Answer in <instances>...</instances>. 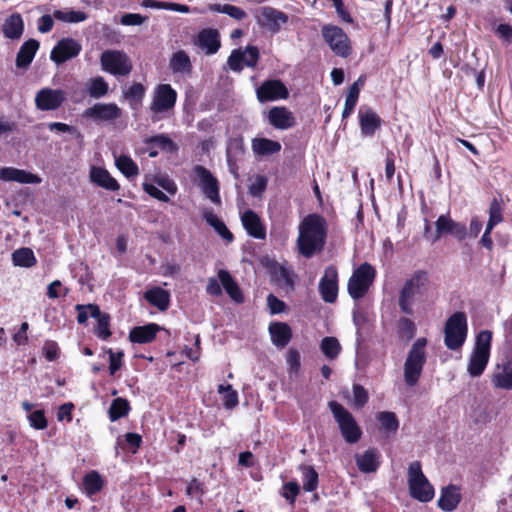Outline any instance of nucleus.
<instances>
[{
	"label": "nucleus",
	"mask_w": 512,
	"mask_h": 512,
	"mask_svg": "<svg viewBox=\"0 0 512 512\" xmlns=\"http://www.w3.org/2000/svg\"><path fill=\"white\" fill-rule=\"evenodd\" d=\"M87 308H89L90 317L97 320L96 336L102 340H107L112 335L109 314L102 313L97 304H87Z\"/></svg>",
	"instance_id": "obj_26"
},
{
	"label": "nucleus",
	"mask_w": 512,
	"mask_h": 512,
	"mask_svg": "<svg viewBox=\"0 0 512 512\" xmlns=\"http://www.w3.org/2000/svg\"><path fill=\"white\" fill-rule=\"evenodd\" d=\"M169 67L173 73H187L192 72V63L189 55L184 50H178L173 53L170 58Z\"/></svg>",
	"instance_id": "obj_35"
},
{
	"label": "nucleus",
	"mask_w": 512,
	"mask_h": 512,
	"mask_svg": "<svg viewBox=\"0 0 512 512\" xmlns=\"http://www.w3.org/2000/svg\"><path fill=\"white\" fill-rule=\"evenodd\" d=\"M454 220L449 215H440L435 222L436 231L432 237V243L437 242L444 235L450 234Z\"/></svg>",
	"instance_id": "obj_48"
},
{
	"label": "nucleus",
	"mask_w": 512,
	"mask_h": 512,
	"mask_svg": "<svg viewBox=\"0 0 512 512\" xmlns=\"http://www.w3.org/2000/svg\"><path fill=\"white\" fill-rule=\"evenodd\" d=\"M104 486L103 479L97 471L87 473L83 478V487L85 492L92 496L102 490Z\"/></svg>",
	"instance_id": "obj_41"
},
{
	"label": "nucleus",
	"mask_w": 512,
	"mask_h": 512,
	"mask_svg": "<svg viewBox=\"0 0 512 512\" xmlns=\"http://www.w3.org/2000/svg\"><path fill=\"white\" fill-rule=\"evenodd\" d=\"M244 150L242 144L234 141L229 144L226 151L227 164L229 167L230 173L234 176L235 179H239V167L237 164V155L243 154Z\"/></svg>",
	"instance_id": "obj_38"
},
{
	"label": "nucleus",
	"mask_w": 512,
	"mask_h": 512,
	"mask_svg": "<svg viewBox=\"0 0 512 512\" xmlns=\"http://www.w3.org/2000/svg\"><path fill=\"white\" fill-rule=\"evenodd\" d=\"M300 493V486L296 481H289L283 485L282 496L290 503L294 504L298 494Z\"/></svg>",
	"instance_id": "obj_61"
},
{
	"label": "nucleus",
	"mask_w": 512,
	"mask_h": 512,
	"mask_svg": "<svg viewBox=\"0 0 512 512\" xmlns=\"http://www.w3.org/2000/svg\"><path fill=\"white\" fill-rule=\"evenodd\" d=\"M196 45L205 51L207 55H212L218 52L221 47L220 35L218 30L213 28H204L198 35Z\"/></svg>",
	"instance_id": "obj_19"
},
{
	"label": "nucleus",
	"mask_w": 512,
	"mask_h": 512,
	"mask_svg": "<svg viewBox=\"0 0 512 512\" xmlns=\"http://www.w3.org/2000/svg\"><path fill=\"white\" fill-rule=\"evenodd\" d=\"M118 170L127 178H134L139 174V168L130 156L120 155L115 161Z\"/></svg>",
	"instance_id": "obj_42"
},
{
	"label": "nucleus",
	"mask_w": 512,
	"mask_h": 512,
	"mask_svg": "<svg viewBox=\"0 0 512 512\" xmlns=\"http://www.w3.org/2000/svg\"><path fill=\"white\" fill-rule=\"evenodd\" d=\"M42 351L46 360L52 362L58 359L60 349L55 341L47 340L43 345Z\"/></svg>",
	"instance_id": "obj_64"
},
{
	"label": "nucleus",
	"mask_w": 512,
	"mask_h": 512,
	"mask_svg": "<svg viewBox=\"0 0 512 512\" xmlns=\"http://www.w3.org/2000/svg\"><path fill=\"white\" fill-rule=\"evenodd\" d=\"M90 178L97 186L108 191H118L120 189L117 180L104 168L93 167L90 172Z\"/></svg>",
	"instance_id": "obj_30"
},
{
	"label": "nucleus",
	"mask_w": 512,
	"mask_h": 512,
	"mask_svg": "<svg viewBox=\"0 0 512 512\" xmlns=\"http://www.w3.org/2000/svg\"><path fill=\"white\" fill-rule=\"evenodd\" d=\"M353 399L354 405L357 408L363 407L369 400L368 392L360 384L353 385Z\"/></svg>",
	"instance_id": "obj_63"
},
{
	"label": "nucleus",
	"mask_w": 512,
	"mask_h": 512,
	"mask_svg": "<svg viewBox=\"0 0 512 512\" xmlns=\"http://www.w3.org/2000/svg\"><path fill=\"white\" fill-rule=\"evenodd\" d=\"M462 499L460 487L449 484L442 488L438 506L442 511L452 512L455 510Z\"/></svg>",
	"instance_id": "obj_25"
},
{
	"label": "nucleus",
	"mask_w": 512,
	"mask_h": 512,
	"mask_svg": "<svg viewBox=\"0 0 512 512\" xmlns=\"http://www.w3.org/2000/svg\"><path fill=\"white\" fill-rule=\"evenodd\" d=\"M377 420L381 428L388 433H396L399 428V420L394 412L383 411L378 413Z\"/></svg>",
	"instance_id": "obj_45"
},
{
	"label": "nucleus",
	"mask_w": 512,
	"mask_h": 512,
	"mask_svg": "<svg viewBox=\"0 0 512 512\" xmlns=\"http://www.w3.org/2000/svg\"><path fill=\"white\" fill-rule=\"evenodd\" d=\"M177 101V92L170 84H159L156 86L150 111L152 112V121L160 120L159 114L167 113L175 107Z\"/></svg>",
	"instance_id": "obj_8"
},
{
	"label": "nucleus",
	"mask_w": 512,
	"mask_h": 512,
	"mask_svg": "<svg viewBox=\"0 0 512 512\" xmlns=\"http://www.w3.org/2000/svg\"><path fill=\"white\" fill-rule=\"evenodd\" d=\"M408 485L412 498L426 503L433 499L434 488L422 472L421 463L414 461L408 468Z\"/></svg>",
	"instance_id": "obj_7"
},
{
	"label": "nucleus",
	"mask_w": 512,
	"mask_h": 512,
	"mask_svg": "<svg viewBox=\"0 0 512 512\" xmlns=\"http://www.w3.org/2000/svg\"><path fill=\"white\" fill-rule=\"evenodd\" d=\"M426 338H418L412 345L404 364V379L408 386H414L419 381L423 366L426 363Z\"/></svg>",
	"instance_id": "obj_5"
},
{
	"label": "nucleus",
	"mask_w": 512,
	"mask_h": 512,
	"mask_svg": "<svg viewBox=\"0 0 512 512\" xmlns=\"http://www.w3.org/2000/svg\"><path fill=\"white\" fill-rule=\"evenodd\" d=\"M277 284L288 290H294L296 274L290 268L280 265L274 272Z\"/></svg>",
	"instance_id": "obj_40"
},
{
	"label": "nucleus",
	"mask_w": 512,
	"mask_h": 512,
	"mask_svg": "<svg viewBox=\"0 0 512 512\" xmlns=\"http://www.w3.org/2000/svg\"><path fill=\"white\" fill-rule=\"evenodd\" d=\"M268 121L276 129L287 130L295 125L293 113L284 106L272 107L268 112Z\"/></svg>",
	"instance_id": "obj_21"
},
{
	"label": "nucleus",
	"mask_w": 512,
	"mask_h": 512,
	"mask_svg": "<svg viewBox=\"0 0 512 512\" xmlns=\"http://www.w3.org/2000/svg\"><path fill=\"white\" fill-rule=\"evenodd\" d=\"M491 382L495 388L512 390V359L507 360L501 366L497 365L491 377Z\"/></svg>",
	"instance_id": "obj_27"
},
{
	"label": "nucleus",
	"mask_w": 512,
	"mask_h": 512,
	"mask_svg": "<svg viewBox=\"0 0 512 512\" xmlns=\"http://www.w3.org/2000/svg\"><path fill=\"white\" fill-rule=\"evenodd\" d=\"M252 150L255 155L268 156L280 152L281 144L268 138H254L252 140Z\"/></svg>",
	"instance_id": "obj_34"
},
{
	"label": "nucleus",
	"mask_w": 512,
	"mask_h": 512,
	"mask_svg": "<svg viewBox=\"0 0 512 512\" xmlns=\"http://www.w3.org/2000/svg\"><path fill=\"white\" fill-rule=\"evenodd\" d=\"M102 69L112 75L126 76L133 65L129 56L120 50H105L100 56Z\"/></svg>",
	"instance_id": "obj_9"
},
{
	"label": "nucleus",
	"mask_w": 512,
	"mask_h": 512,
	"mask_svg": "<svg viewBox=\"0 0 512 512\" xmlns=\"http://www.w3.org/2000/svg\"><path fill=\"white\" fill-rule=\"evenodd\" d=\"M145 87L141 83H133L124 93L126 99L141 102L145 95Z\"/></svg>",
	"instance_id": "obj_62"
},
{
	"label": "nucleus",
	"mask_w": 512,
	"mask_h": 512,
	"mask_svg": "<svg viewBox=\"0 0 512 512\" xmlns=\"http://www.w3.org/2000/svg\"><path fill=\"white\" fill-rule=\"evenodd\" d=\"M146 144H153L156 148L164 152H176L178 150L175 142L165 134H158L155 136H151L145 140Z\"/></svg>",
	"instance_id": "obj_43"
},
{
	"label": "nucleus",
	"mask_w": 512,
	"mask_h": 512,
	"mask_svg": "<svg viewBox=\"0 0 512 512\" xmlns=\"http://www.w3.org/2000/svg\"><path fill=\"white\" fill-rule=\"evenodd\" d=\"M121 114V109L115 103H96L87 108L83 116L96 121H113L118 119Z\"/></svg>",
	"instance_id": "obj_17"
},
{
	"label": "nucleus",
	"mask_w": 512,
	"mask_h": 512,
	"mask_svg": "<svg viewBox=\"0 0 512 512\" xmlns=\"http://www.w3.org/2000/svg\"><path fill=\"white\" fill-rule=\"evenodd\" d=\"M131 410L129 401L126 398L117 397L112 400L108 409V416L111 422L126 417Z\"/></svg>",
	"instance_id": "obj_37"
},
{
	"label": "nucleus",
	"mask_w": 512,
	"mask_h": 512,
	"mask_svg": "<svg viewBox=\"0 0 512 512\" xmlns=\"http://www.w3.org/2000/svg\"><path fill=\"white\" fill-rule=\"evenodd\" d=\"M125 444L120 442L118 439L117 443L122 449H129L132 453H136L142 445V436L138 433L128 432L124 435Z\"/></svg>",
	"instance_id": "obj_55"
},
{
	"label": "nucleus",
	"mask_w": 512,
	"mask_h": 512,
	"mask_svg": "<svg viewBox=\"0 0 512 512\" xmlns=\"http://www.w3.org/2000/svg\"><path fill=\"white\" fill-rule=\"evenodd\" d=\"M162 329L163 328L157 323L135 326L129 332V340L137 344L151 343L156 339L157 333Z\"/></svg>",
	"instance_id": "obj_22"
},
{
	"label": "nucleus",
	"mask_w": 512,
	"mask_h": 512,
	"mask_svg": "<svg viewBox=\"0 0 512 512\" xmlns=\"http://www.w3.org/2000/svg\"><path fill=\"white\" fill-rule=\"evenodd\" d=\"M328 407L338 424L339 430L345 442L357 443L362 437V429L356 419L342 404L335 400L328 402Z\"/></svg>",
	"instance_id": "obj_3"
},
{
	"label": "nucleus",
	"mask_w": 512,
	"mask_h": 512,
	"mask_svg": "<svg viewBox=\"0 0 512 512\" xmlns=\"http://www.w3.org/2000/svg\"><path fill=\"white\" fill-rule=\"evenodd\" d=\"M106 353L109 356V373L110 375H115V373L120 370L123 365L124 352H114L111 348H108Z\"/></svg>",
	"instance_id": "obj_57"
},
{
	"label": "nucleus",
	"mask_w": 512,
	"mask_h": 512,
	"mask_svg": "<svg viewBox=\"0 0 512 512\" xmlns=\"http://www.w3.org/2000/svg\"><path fill=\"white\" fill-rule=\"evenodd\" d=\"M303 472V489L306 492H313L317 489L319 484V475L313 466H302Z\"/></svg>",
	"instance_id": "obj_46"
},
{
	"label": "nucleus",
	"mask_w": 512,
	"mask_h": 512,
	"mask_svg": "<svg viewBox=\"0 0 512 512\" xmlns=\"http://www.w3.org/2000/svg\"><path fill=\"white\" fill-rule=\"evenodd\" d=\"M320 348L322 353L331 360L337 358L341 352V345L338 339L330 336L322 339Z\"/></svg>",
	"instance_id": "obj_49"
},
{
	"label": "nucleus",
	"mask_w": 512,
	"mask_h": 512,
	"mask_svg": "<svg viewBox=\"0 0 512 512\" xmlns=\"http://www.w3.org/2000/svg\"><path fill=\"white\" fill-rule=\"evenodd\" d=\"M338 270L336 266L329 265L319 281V293L326 303H335L338 297Z\"/></svg>",
	"instance_id": "obj_12"
},
{
	"label": "nucleus",
	"mask_w": 512,
	"mask_h": 512,
	"mask_svg": "<svg viewBox=\"0 0 512 512\" xmlns=\"http://www.w3.org/2000/svg\"><path fill=\"white\" fill-rule=\"evenodd\" d=\"M241 222L244 229L251 237L260 240H264L266 238V227L255 211L251 209L244 211L241 214Z\"/></svg>",
	"instance_id": "obj_18"
},
{
	"label": "nucleus",
	"mask_w": 512,
	"mask_h": 512,
	"mask_svg": "<svg viewBox=\"0 0 512 512\" xmlns=\"http://www.w3.org/2000/svg\"><path fill=\"white\" fill-rule=\"evenodd\" d=\"M327 239V222L317 213L308 214L299 225L297 248L304 258H312L321 253Z\"/></svg>",
	"instance_id": "obj_1"
},
{
	"label": "nucleus",
	"mask_w": 512,
	"mask_h": 512,
	"mask_svg": "<svg viewBox=\"0 0 512 512\" xmlns=\"http://www.w3.org/2000/svg\"><path fill=\"white\" fill-rule=\"evenodd\" d=\"M218 278L226 293L237 303H242L244 300L243 293L235 282L231 274L227 270H220Z\"/></svg>",
	"instance_id": "obj_33"
},
{
	"label": "nucleus",
	"mask_w": 512,
	"mask_h": 512,
	"mask_svg": "<svg viewBox=\"0 0 512 512\" xmlns=\"http://www.w3.org/2000/svg\"><path fill=\"white\" fill-rule=\"evenodd\" d=\"M359 124L363 136H373L382 125L381 117L370 107L358 112Z\"/></svg>",
	"instance_id": "obj_24"
},
{
	"label": "nucleus",
	"mask_w": 512,
	"mask_h": 512,
	"mask_svg": "<svg viewBox=\"0 0 512 512\" xmlns=\"http://www.w3.org/2000/svg\"><path fill=\"white\" fill-rule=\"evenodd\" d=\"M269 333L272 343L276 347H285L292 338V329L285 322H272L269 325Z\"/></svg>",
	"instance_id": "obj_28"
},
{
	"label": "nucleus",
	"mask_w": 512,
	"mask_h": 512,
	"mask_svg": "<svg viewBox=\"0 0 512 512\" xmlns=\"http://www.w3.org/2000/svg\"><path fill=\"white\" fill-rule=\"evenodd\" d=\"M381 454L376 448H368L362 454L355 455V462L360 472H376L381 464Z\"/></svg>",
	"instance_id": "obj_23"
},
{
	"label": "nucleus",
	"mask_w": 512,
	"mask_h": 512,
	"mask_svg": "<svg viewBox=\"0 0 512 512\" xmlns=\"http://www.w3.org/2000/svg\"><path fill=\"white\" fill-rule=\"evenodd\" d=\"M144 299L160 311H166L170 305V293L161 287H153L145 291Z\"/></svg>",
	"instance_id": "obj_31"
},
{
	"label": "nucleus",
	"mask_w": 512,
	"mask_h": 512,
	"mask_svg": "<svg viewBox=\"0 0 512 512\" xmlns=\"http://www.w3.org/2000/svg\"><path fill=\"white\" fill-rule=\"evenodd\" d=\"M39 42L36 39H29L25 41L17 55H16V66L18 68H27L33 61L35 54L37 53L39 49Z\"/></svg>",
	"instance_id": "obj_29"
},
{
	"label": "nucleus",
	"mask_w": 512,
	"mask_h": 512,
	"mask_svg": "<svg viewBox=\"0 0 512 512\" xmlns=\"http://www.w3.org/2000/svg\"><path fill=\"white\" fill-rule=\"evenodd\" d=\"M53 17L62 22L66 23H79L83 22L88 18V15L84 11L69 10H55Z\"/></svg>",
	"instance_id": "obj_44"
},
{
	"label": "nucleus",
	"mask_w": 512,
	"mask_h": 512,
	"mask_svg": "<svg viewBox=\"0 0 512 512\" xmlns=\"http://www.w3.org/2000/svg\"><path fill=\"white\" fill-rule=\"evenodd\" d=\"M397 334L400 338L411 340L416 334V325L408 317H400L397 322Z\"/></svg>",
	"instance_id": "obj_50"
},
{
	"label": "nucleus",
	"mask_w": 512,
	"mask_h": 512,
	"mask_svg": "<svg viewBox=\"0 0 512 512\" xmlns=\"http://www.w3.org/2000/svg\"><path fill=\"white\" fill-rule=\"evenodd\" d=\"M257 98L261 103L275 101L279 99H287L289 91L284 83L280 80H266L256 91Z\"/></svg>",
	"instance_id": "obj_15"
},
{
	"label": "nucleus",
	"mask_w": 512,
	"mask_h": 512,
	"mask_svg": "<svg viewBox=\"0 0 512 512\" xmlns=\"http://www.w3.org/2000/svg\"><path fill=\"white\" fill-rule=\"evenodd\" d=\"M108 83L101 76L91 79L88 93L92 98L99 99L105 96L108 92Z\"/></svg>",
	"instance_id": "obj_53"
},
{
	"label": "nucleus",
	"mask_w": 512,
	"mask_h": 512,
	"mask_svg": "<svg viewBox=\"0 0 512 512\" xmlns=\"http://www.w3.org/2000/svg\"><path fill=\"white\" fill-rule=\"evenodd\" d=\"M268 179L264 175H257L254 182L249 186V194L253 197H261L265 192Z\"/></svg>",
	"instance_id": "obj_60"
},
{
	"label": "nucleus",
	"mask_w": 512,
	"mask_h": 512,
	"mask_svg": "<svg viewBox=\"0 0 512 512\" xmlns=\"http://www.w3.org/2000/svg\"><path fill=\"white\" fill-rule=\"evenodd\" d=\"M377 275L376 269L368 262L360 264L352 273L347 283V291L354 300L366 296Z\"/></svg>",
	"instance_id": "obj_4"
},
{
	"label": "nucleus",
	"mask_w": 512,
	"mask_h": 512,
	"mask_svg": "<svg viewBox=\"0 0 512 512\" xmlns=\"http://www.w3.org/2000/svg\"><path fill=\"white\" fill-rule=\"evenodd\" d=\"M65 101L66 92L62 89L42 88L35 96V106L41 111L57 110Z\"/></svg>",
	"instance_id": "obj_13"
},
{
	"label": "nucleus",
	"mask_w": 512,
	"mask_h": 512,
	"mask_svg": "<svg viewBox=\"0 0 512 512\" xmlns=\"http://www.w3.org/2000/svg\"><path fill=\"white\" fill-rule=\"evenodd\" d=\"M194 173L199 179V186L203 194L213 203L220 204V186L217 178L202 165L194 167Z\"/></svg>",
	"instance_id": "obj_11"
},
{
	"label": "nucleus",
	"mask_w": 512,
	"mask_h": 512,
	"mask_svg": "<svg viewBox=\"0 0 512 512\" xmlns=\"http://www.w3.org/2000/svg\"><path fill=\"white\" fill-rule=\"evenodd\" d=\"M468 334L467 316L462 311L454 312L444 327V343L450 350L460 349Z\"/></svg>",
	"instance_id": "obj_6"
},
{
	"label": "nucleus",
	"mask_w": 512,
	"mask_h": 512,
	"mask_svg": "<svg viewBox=\"0 0 512 512\" xmlns=\"http://www.w3.org/2000/svg\"><path fill=\"white\" fill-rule=\"evenodd\" d=\"M218 392L220 394L225 393L223 396V406L226 409H233L238 405V393L230 384L226 386L223 384L219 385Z\"/></svg>",
	"instance_id": "obj_52"
},
{
	"label": "nucleus",
	"mask_w": 512,
	"mask_h": 512,
	"mask_svg": "<svg viewBox=\"0 0 512 512\" xmlns=\"http://www.w3.org/2000/svg\"><path fill=\"white\" fill-rule=\"evenodd\" d=\"M82 50L81 44L70 37L62 38L53 47L50 59L56 64H62L69 59L77 57Z\"/></svg>",
	"instance_id": "obj_14"
},
{
	"label": "nucleus",
	"mask_w": 512,
	"mask_h": 512,
	"mask_svg": "<svg viewBox=\"0 0 512 512\" xmlns=\"http://www.w3.org/2000/svg\"><path fill=\"white\" fill-rule=\"evenodd\" d=\"M429 274L425 270H416L406 279L398 293V306L400 311L407 315H414V305L423 302L429 290Z\"/></svg>",
	"instance_id": "obj_2"
},
{
	"label": "nucleus",
	"mask_w": 512,
	"mask_h": 512,
	"mask_svg": "<svg viewBox=\"0 0 512 512\" xmlns=\"http://www.w3.org/2000/svg\"><path fill=\"white\" fill-rule=\"evenodd\" d=\"M489 357L490 355L472 351L467 367L468 373L472 377L481 376L489 362Z\"/></svg>",
	"instance_id": "obj_36"
},
{
	"label": "nucleus",
	"mask_w": 512,
	"mask_h": 512,
	"mask_svg": "<svg viewBox=\"0 0 512 512\" xmlns=\"http://www.w3.org/2000/svg\"><path fill=\"white\" fill-rule=\"evenodd\" d=\"M214 10L227 14L236 20H242L246 16V12L242 8L231 4L216 5Z\"/></svg>",
	"instance_id": "obj_58"
},
{
	"label": "nucleus",
	"mask_w": 512,
	"mask_h": 512,
	"mask_svg": "<svg viewBox=\"0 0 512 512\" xmlns=\"http://www.w3.org/2000/svg\"><path fill=\"white\" fill-rule=\"evenodd\" d=\"M322 36L335 55L342 58L351 55V41L342 28L335 25H325L322 28Z\"/></svg>",
	"instance_id": "obj_10"
},
{
	"label": "nucleus",
	"mask_w": 512,
	"mask_h": 512,
	"mask_svg": "<svg viewBox=\"0 0 512 512\" xmlns=\"http://www.w3.org/2000/svg\"><path fill=\"white\" fill-rule=\"evenodd\" d=\"M492 343V332L490 330H482L476 335L473 351L490 355Z\"/></svg>",
	"instance_id": "obj_51"
},
{
	"label": "nucleus",
	"mask_w": 512,
	"mask_h": 512,
	"mask_svg": "<svg viewBox=\"0 0 512 512\" xmlns=\"http://www.w3.org/2000/svg\"><path fill=\"white\" fill-rule=\"evenodd\" d=\"M24 31V22L19 13L8 16L2 26V32L8 39H19Z\"/></svg>",
	"instance_id": "obj_32"
},
{
	"label": "nucleus",
	"mask_w": 512,
	"mask_h": 512,
	"mask_svg": "<svg viewBox=\"0 0 512 512\" xmlns=\"http://www.w3.org/2000/svg\"><path fill=\"white\" fill-rule=\"evenodd\" d=\"M12 261L15 266L30 268L37 262L32 249L24 247L15 250L12 253Z\"/></svg>",
	"instance_id": "obj_39"
},
{
	"label": "nucleus",
	"mask_w": 512,
	"mask_h": 512,
	"mask_svg": "<svg viewBox=\"0 0 512 512\" xmlns=\"http://www.w3.org/2000/svg\"><path fill=\"white\" fill-rule=\"evenodd\" d=\"M287 22L288 16L286 13L269 6L263 7L258 17V23L272 33L279 32L281 26Z\"/></svg>",
	"instance_id": "obj_16"
},
{
	"label": "nucleus",
	"mask_w": 512,
	"mask_h": 512,
	"mask_svg": "<svg viewBox=\"0 0 512 512\" xmlns=\"http://www.w3.org/2000/svg\"><path fill=\"white\" fill-rule=\"evenodd\" d=\"M207 489L205 484L199 479L193 477L186 486L185 494L189 498H195L200 504L203 503V496Z\"/></svg>",
	"instance_id": "obj_47"
},
{
	"label": "nucleus",
	"mask_w": 512,
	"mask_h": 512,
	"mask_svg": "<svg viewBox=\"0 0 512 512\" xmlns=\"http://www.w3.org/2000/svg\"><path fill=\"white\" fill-rule=\"evenodd\" d=\"M366 77L361 75L348 89V93L346 95L345 104L355 106L357 105L360 87L364 85Z\"/></svg>",
	"instance_id": "obj_54"
},
{
	"label": "nucleus",
	"mask_w": 512,
	"mask_h": 512,
	"mask_svg": "<svg viewBox=\"0 0 512 512\" xmlns=\"http://www.w3.org/2000/svg\"><path fill=\"white\" fill-rule=\"evenodd\" d=\"M244 52L241 49H234L228 57L227 64L234 72H241L243 70Z\"/></svg>",
	"instance_id": "obj_59"
},
{
	"label": "nucleus",
	"mask_w": 512,
	"mask_h": 512,
	"mask_svg": "<svg viewBox=\"0 0 512 512\" xmlns=\"http://www.w3.org/2000/svg\"><path fill=\"white\" fill-rule=\"evenodd\" d=\"M0 179L21 184H39L41 182V178L37 174L14 167L1 168Z\"/></svg>",
	"instance_id": "obj_20"
},
{
	"label": "nucleus",
	"mask_w": 512,
	"mask_h": 512,
	"mask_svg": "<svg viewBox=\"0 0 512 512\" xmlns=\"http://www.w3.org/2000/svg\"><path fill=\"white\" fill-rule=\"evenodd\" d=\"M30 426L36 430H44L48 426V420L44 410H35L28 415Z\"/></svg>",
	"instance_id": "obj_56"
}]
</instances>
